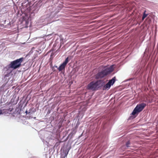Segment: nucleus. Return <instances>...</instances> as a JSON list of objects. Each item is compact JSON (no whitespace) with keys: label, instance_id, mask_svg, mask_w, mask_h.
<instances>
[{"label":"nucleus","instance_id":"f03ea898","mask_svg":"<svg viewBox=\"0 0 158 158\" xmlns=\"http://www.w3.org/2000/svg\"><path fill=\"white\" fill-rule=\"evenodd\" d=\"M113 70V65L107 68L101 72H98L95 75V78L97 79L103 78L112 72Z\"/></svg>","mask_w":158,"mask_h":158},{"label":"nucleus","instance_id":"1a4fd4ad","mask_svg":"<svg viewBox=\"0 0 158 158\" xmlns=\"http://www.w3.org/2000/svg\"><path fill=\"white\" fill-rule=\"evenodd\" d=\"M13 110V108L12 107V106H10V108L9 109H6V110H4V111H5V113L7 111H8V112H11L12 110Z\"/></svg>","mask_w":158,"mask_h":158},{"label":"nucleus","instance_id":"0eeeda50","mask_svg":"<svg viewBox=\"0 0 158 158\" xmlns=\"http://www.w3.org/2000/svg\"><path fill=\"white\" fill-rule=\"evenodd\" d=\"M110 86H111L109 84H108L107 83V84H106V85H105L103 86V90H105V89L108 90L109 89H110Z\"/></svg>","mask_w":158,"mask_h":158},{"label":"nucleus","instance_id":"9d476101","mask_svg":"<svg viewBox=\"0 0 158 158\" xmlns=\"http://www.w3.org/2000/svg\"><path fill=\"white\" fill-rule=\"evenodd\" d=\"M5 113V111H4V110H1L0 109V115L4 114Z\"/></svg>","mask_w":158,"mask_h":158},{"label":"nucleus","instance_id":"423d86ee","mask_svg":"<svg viewBox=\"0 0 158 158\" xmlns=\"http://www.w3.org/2000/svg\"><path fill=\"white\" fill-rule=\"evenodd\" d=\"M115 77H114L111 80H109L108 83L111 86L112 85H113L115 82Z\"/></svg>","mask_w":158,"mask_h":158},{"label":"nucleus","instance_id":"9b49d317","mask_svg":"<svg viewBox=\"0 0 158 158\" xmlns=\"http://www.w3.org/2000/svg\"><path fill=\"white\" fill-rule=\"evenodd\" d=\"M130 144V142L129 141H128L126 143V146L127 147H129V145Z\"/></svg>","mask_w":158,"mask_h":158},{"label":"nucleus","instance_id":"20e7f679","mask_svg":"<svg viewBox=\"0 0 158 158\" xmlns=\"http://www.w3.org/2000/svg\"><path fill=\"white\" fill-rule=\"evenodd\" d=\"M146 105V104L144 103L138 104L133 110L131 114L133 115H135L137 113L140 112L143 110Z\"/></svg>","mask_w":158,"mask_h":158},{"label":"nucleus","instance_id":"f257e3e1","mask_svg":"<svg viewBox=\"0 0 158 158\" xmlns=\"http://www.w3.org/2000/svg\"><path fill=\"white\" fill-rule=\"evenodd\" d=\"M105 84V82L102 80H98L95 82L92 81L88 85L87 88L89 89L96 90L103 86Z\"/></svg>","mask_w":158,"mask_h":158},{"label":"nucleus","instance_id":"6e6552de","mask_svg":"<svg viewBox=\"0 0 158 158\" xmlns=\"http://www.w3.org/2000/svg\"><path fill=\"white\" fill-rule=\"evenodd\" d=\"M146 11H145L144 12H143V17H142V20L143 21V20L144 19L147 17V16H148V14H146L145 13H146Z\"/></svg>","mask_w":158,"mask_h":158},{"label":"nucleus","instance_id":"f8f14e48","mask_svg":"<svg viewBox=\"0 0 158 158\" xmlns=\"http://www.w3.org/2000/svg\"><path fill=\"white\" fill-rule=\"evenodd\" d=\"M25 113H26V114H27V111H26V112H25Z\"/></svg>","mask_w":158,"mask_h":158},{"label":"nucleus","instance_id":"7ed1b4c3","mask_svg":"<svg viewBox=\"0 0 158 158\" xmlns=\"http://www.w3.org/2000/svg\"><path fill=\"white\" fill-rule=\"evenodd\" d=\"M24 58L21 57L11 62L9 65V67L14 69L19 68L21 65V63L23 60Z\"/></svg>","mask_w":158,"mask_h":158},{"label":"nucleus","instance_id":"39448f33","mask_svg":"<svg viewBox=\"0 0 158 158\" xmlns=\"http://www.w3.org/2000/svg\"><path fill=\"white\" fill-rule=\"evenodd\" d=\"M69 61V57H68L60 65L58 68L59 71H61L63 70L65 68Z\"/></svg>","mask_w":158,"mask_h":158}]
</instances>
